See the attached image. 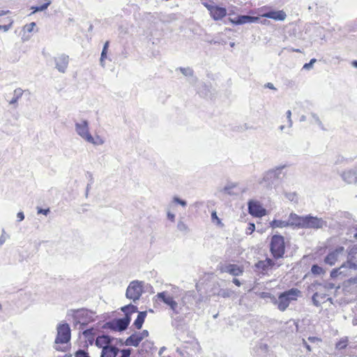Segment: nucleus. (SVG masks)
Returning <instances> with one entry per match:
<instances>
[{"label":"nucleus","instance_id":"obj_30","mask_svg":"<svg viewBox=\"0 0 357 357\" xmlns=\"http://www.w3.org/2000/svg\"><path fill=\"white\" fill-rule=\"evenodd\" d=\"M45 2L40 6H32L31 10H33V13L36 12H40L46 10L48 6L52 3L51 0H45Z\"/></svg>","mask_w":357,"mask_h":357},{"label":"nucleus","instance_id":"obj_1","mask_svg":"<svg viewBox=\"0 0 357 357\" xmlns=\"http://www.w3.org/2000/svg\"><path fill=\"white\" fill-rule=\"evenodd\" d=\"M284 166L278 167L265 172L258 181L259 185L266 189L275 188L279 182Z\"/></svg>","mask_w":357,"mask_h":357},{"label":"nucleus","instance_id":"obj_15","mask_svg":"<svg viewBox=\"0 0 357 357\" xmlns=\"http://www.w3.org/2000/svg\"><path fill=\"white\" fill-rule=\"evenodd\" d=\"M289 227L304 229L305 215L300 216L294 213H291L288 218Z\"/></svg>","mask_w":357,"mask_h":357},{"label":"nucleus","instance_id":"obj_48","mask_svg":"<svg viewBox=\"0 0 357 357\" xmlns=\"http://www.w3.org/2000/svg\"><path fill=\"white\" fill-rule=\"evenodd\" d=\"M286 115H287V121H288V127L289 128H291L292 125H293V122H292V120H291V110H288L286 112Z\"/></svg>","mask_w":357,"mask_h":357},{"label":"nucleus","instance_id":"obj_18","mask_svg":"<svg viewBox=\"0 0 357 357\" xmlns=\"http://www.w3.org/2000/svg\"><path fill=\"white\" fill-rule=\"evenodd\" d=\"M344 248L340 246L335 250L330 252L324 259V262L330 266H333L335 264L340 255L342 254Z\"/></svg>","mask_w":357,"mask_h":357},{"label":"nucleus","instance_id":"obj_10","mask_svg":"<svg viewBox=\"0 0 357 357\" xmlns=\"http://www.w3.org/2000/svg\"><path fill=\"white\" fill-rule=\"evenodd\" d=\"M131 321V317L126 316L123 318L116 319L112 321L107 322V328L115 331H123L127 329Z\"/></svg>","mask_w":357,"mask_h":357},{"label":"nucleus","instance_id":"obj_8","mask_svg":"<svg viewBox=\"0 0 357 357\" xmlns=\"http://www.w3.org/2000/svg\"><path fill=\"white\" fill-rule=\"evenodd\" d=\"M327 227V222L321 218L310 214L305 215L304 229H319Z\"/></svg>","mask_w":357,"mask_h":357},{"label":"nucleus","instance_id":"obj_4","mask_svg":"<svg viewBox=\"0 0 357 357\" xmlns=\"http://www.w3.org/2000/svg\"><path fill=\"white\" fill-rule=\"evenodd\" d=\"M270 252L275 261L282 259L285 253L284 238L279 234L273 235L270 241Z\"/></svg>","mask_w":357,"mask_h":357},{"label":"nucleus","instance_id":"obj_22","mask_svg":"<svg viewBox=\"0 0 357 357\" xmlns=\"http://www.w3.org/2000/svg\"><path fill=\"white\" fill-rule=\"evenodd\" d=\"M342 178L347 183H356L357 181L356 171L353 169L347 170L342 173Z\"/></svg>","mask_w":357,"mask_h":357},{"label":"nucleus","instance_id":"obj_46","mask_svg":"<svg viewBox=\"0 0 357 357\" xmlns=\"http://www.w3.org/2000/svg\"><path fill=\"white\" fill-rule=\"evenodd\" d=\"M107 51L102 50L100 59V63L102 67H105V59L107 58Z\"/></svg>","mask_w":357,"mask_h":357},{"label":"nucleus","instance_id":"obj_54","mask_svg":"<svg viewBox=\"0 0 357 357\" xmlns=\"http://www.w3.org/2000/svg\"><path fill=\"white\" fill-rule=\"evenodd\" d=\"M255 229V225L254 223H250L249 224V226H248V230L249 231H248V234H251L252 233Z\"/></svg>","mask_w":357,"mask_h":357},{"label":"nucleus","instance_id":"obj_34","mask_svg":"<svg viewBox=\"0 0 357 357\" xmlns=\"http://www.w3.org/2000/svg\"><path fill=\"white\" fill-rule=\"evenodd\" d=\"M347 341L348 340L347 338L340 340L339 342H337L336 343V345H335L336 349H343L346 348V347L347 345Z\"/></svg>","mask_w":357,"mask_h":357},{"label":"nucleus","instance_id":"obj_2","mask_svg":"<svg viewBox=\"0 0 357 357\" xmlns=\"http://www.w3.org/2000/svg\"><path fill=\"white\" fill-rule=\"evenodd\" d=\"M71 331L67 323L59 324L56 327V337L54 340V348L56 351H65L66 347H61L59 344H66L70 342Z\"/></svg>","mask_w":357,"mask_h":357},{"label":"nucleus","instance_id":"obj_64","mask_svg":"<svg viewBox=\"0 0 357 357\" xmlns=\"http://www.w3.org/2000/svg\"><path fill=\"white\" fill-rule=\"evenodd\" d=\"M349 282L350 284H355L357 286V278H351L349 280Z\"/></svg>","mask_w":357,"mask_h":357},{"label":"nucleus","instance_id":"obj_44","mask_svg":"<svg viewBox=\"0 0 357 357\" xmlns=\"http://www.w3.org/2000/svg\"><path fill=\"white\" fill-rule=\"evenodd\" d=\"M35 26H36V23L31 22L30 24H26L24 26V30L26 32L31 33L33 31Z\"/></svg>","mask_w":357,"mask_h":357},{"label":"nucleus","instance_id":"obj_39","mask_svg":"<svg viewBox=\"0 0 357 357\" xmlns=\"http://www.w3.org/2000/svg\"><path fill=\"white\" fill-rule=\"evenodd\" d=\"M173 202L176 203V204H180L181 206H182L183 207H185L187 206V202L186 201L183 200V199H180L179 197H174L173 198Z\"/></svg>","mask_w":357,"mask_h":357},{"label":"nucleus","instance_id":"obj_61","mask_svg":"<svg viewBox=\"0 0 357 357\" xmlns=\"http://www.w3.org/2000/svg\"><path fill=\"white\" fill-rule=\"evenodd\" d=\"M232 282L235 284L236 286L240 287L241 285V282L237 278H234Z\"/></svg>","mask_w":357,"mask_h":357},{"label":"nucleus","instance_id":"obj_7","mask_svg":"<svg viewBox=\"0 0 357 357\" xmlns=\"http://www.w3.org/2000/svg\"><path fill=\"white\" fill-rule=\"evenodd\" d=\"M156 296L169 307L173 314H178L181 312L182 307L179 306L178 303L167 291L159 292Z\"/></svg>","mask_w":357,"mask_h":357},{"label":"nucleus","instance_id":"obj_58","mask_svg":"<svg viewBox=\"0 0 357 357\" xmlns=\"http://www.w3.org/2000/svg\"><path fill=\"white\" fill-rule=\"evenodd\" d=\"M307 340L310 342H315L316 341H320V339L317 337H312V336H310Z\"/></svg>","mask_w":357,"mask_h":357},{"label":"nucleus","instance_id":"obj_42","mask_svg":"<svg viewBox=\"0 0 357 357\" xmlns=\"http://www.w3.org/2000/svg\"><path fill=\"white\" fill-rule=\"evenodd\" d=\"M8 238H9V236L8 234H6L4 229H2V233L0 236V245H2Z\"/></svg>","mask_w":357,"mask_h":357},{"label":"nucleus","instance_id":"obj_29","mask_svg":"<svg viewBox=\"0 0 357 357\" xmlns=\"http://www.w3.org/2000/svg\"><path fill=\"white\" fill-rule=\"evenodd\" d=\"M346 264H343L339 268L333 269L331 272V278H336L339 275H346L345 269L347 268Z\"/></svg>","mask_w":357,"mask_h":357},{"label":"nucleus","instance_id":"obj_37","mask_svg":"<svg viewBox=\"0 0 357 357\" xmlns=\"http://www.w3.org/2000/svg\"><path fill=\"white\" fill-rule=\"evenodd\" d=\"M180 70L185 76H193V70L190 68H180Z\"/></svg>","mask_w":357,"mask_h":357},{"label":"nucleus","instance_id":"obj_63","mask_svg":"<svg viewBox=\"0 0 357 357\" xmlns=\"http://www.w3.org/2000/svg\"><path fill=\"white\" fill-rule=\"evenodd\" d=\"M211 218H212L213 220H215V219L217 220L218 222H220V220H219V218L217 216L216 212H213L212 213Z\"/></svg>","mask_w":357,"mask_h":357},{"label":"nucleus","instance_id":"obj_20","mask_svg":"<svg viewBox=\"0 0 357 357\" xmlns=\"http://www.w3.org/2000/svg\"><path fill=\"white\" fill-rule=\"evenodd\" d=\"M208 10L210 11L211 17L215 20H221L227 15V10L225 8L217 6L208 7Z\"/></svg>","mask_w":357,"mask_h":357},{"label":"nucleus","instance_id":"obj_45","mask_svg":"<svg viewBox=\"0 0 357 357\" xmlns=\"http://www.w3.org/2000/svg\"><path fill=\"white\" fill-rule=\"evenodd\" d=\"M284 196L289 201L294 202L296 199V192H284Z\"/></svg>","mask_w":357,"mask_h":357},{"label":"nucleus","instance_id":"obj_59","mask_svg":"<svg viewBox=\"0 0 357 357\" xmlns=\"http://www.w3.org/2000/svg\"><path fill=\"white\" fill-rule=\"evenodd\" d=\"M265 87L268 88L270 89L276 90V89L275 88L274 85L272 83H271V82H268V83L266 84H265Z\"/></svg>","mask_w":357,"mask_h":357},{"label":"nucleus","instance_id":"obj_32","mask_svg":"<svg viewBox=\"0 0 357 357\" xmlns=\"http://www.w3.org/2000/svg\"><path fill=\"white\" fill-rule=\"evenodd\" d=\"M236 187V185L234 183H229L227 185H225L221 191L229 195H232L234 193L232 192V190Z\"/></svg>","mask_w":357,"mask_h":357},{"label":"nucleus","instance_id":"obj_57","mask_svg":"<svg viewBox=\"0 0 357 357\" xmlns=\"http://www.w3.org/2000/svg\"><path fill=\"white\" fill-rule=\"evenodd\" d=\"M167 218L171 220L172 222H174L175 220V215L172 213L171 212H167Z\"/></svg>","mask_w":357,"mask_h":357},{"label":"nucleus","instance_id":"obj_17","mask_svg":"<svg viewBox=\"0 0 357 357\" xmlns=\"http://www.w3.org/2000/svg\"><path fill=\"white\" fill-rule=\"evenodd\" d=\"M259 15L262 17L270 18L275 21H284L287 17L286 13L282 10H271L264 13L259 14Z\"/></svg>","mask_w":357,"mask_h":357},{"label":"nucleus","instance_id":"obj_41","mask_svg":"<svg viewBox=\"0 0 357 357\" xmlns=\"http://www.w3.org/2000/svg\"><path fill=\"white\" fill-rule=\"evenodd\" d=\"M87 311L84 310V309H79V310H77L75 311V317L76 319H78L81 317H83L86 314H87Z\"/></svg>","mask_w":357,"mask_h":357},{"label":"nucleus","instance_id":"obj_16","mask_svg":"<svg viewBox=\"0 0 357 357\" xmlns=\"http://www.w3.org/2000/svg\"><path fill=\"white\" fill-rule=\"evenodd\" d=\"M55 68L61 73H66L69 63V56L62 54L54 58Z\"/></svg>","mask_w":357,"mask_h":357},{"label":"nucleus","instance_id":"obj_60","mask_svg":"<svg viewBox=\"0 0 357 357\" xmlns=\"http://www.w3.org/2000/svg\"><path fill=\"white\" fill-rule=\"evenodd\" d=\"M91 185H92V184H91V183H88V184H87V185H86V193H85V196H86V197H88V195H89V190H90V189H91Z\"/></svg>","mask_w":357,"mask_h":357},{"label":"nucleus","instance_id":"obj_53","mask_svg":"<svg viewBox=\"0 0 357 357\" xmlns=\"http://www.w3.org/2000/svg\"><path fill=\"white\" fill-rule=\"evenodd\" d=\"M17 218L18 222H21L24 219V214L23 212H18L17 214Z\"/></svg>","mask_w":357,"mask_h":357},{"label":"nucleus","instance_id":"obj_14","mask_svg":"<svg viewBox=\"0 0 357 357\" xmlns=\"http://www.w3.org/2000/svg\"><path fill=\"white\" fill-rule=\"evenodd\" d=\"M229 20L231 23L236 25L244 24L247 23H255L259 20V17L250 15H237L236 17H229Z\"/></svg>","mask_w":357,"mask_h":357},{"label":"nucleus","instance_id":"obj_49","mask_svg":"<svg viewBox=\"0 0 357 357\" xmlns=\"http://www.w3.org/2000/svg\"><path fill=\"white\" fill-rule=\"evenodd\" d=\"M208 43H209L210 44L225 45L227 42H226V40H225L223 39H218V40L213 39V40H208Z\"/></svg>","mask_w":357,"mask_h":357},{"label":"nucleus","instance_id":"obj_33","mask_svg":"<svg viewBox=\"0 0 357 357\" xmlns=\"http://www.w3.org/2000/svg\"><path fill=\"white\" fill-rule=\"evenodd\" d=\"M311 271L314 275H321L324 272L323 268L317 264L312 265Z\"/></svg>","mask_w":357,"mask_h":357},{"label":"nucleus","instance_id":"obj_19","mask_svg":"<svg viewBox=\"0 0 357 357\" xmlns=\"http://www.w3.org/2000/svg\"><path fill=\"white\" fill-rule=\"evenodd\" d=\"M347 266L350 268H357V246L355 245L349 252L347 261L346 263Z\"/></svg>","mask_w":357,"mask_h":357},{"label":"nucleus","instance_id":"obj_27","mask_svg":"<svg viewBox=\"0 0 357 357\" xmlns=\"http://www.w3.org/2000/svg\"><path fill=\"white\" fill-rule=\"evenodd\" d=\"M270 226L273 229L275 228H284L289 227V222L284 220H273L270 222Z\"/></svg>","mask_w":357,"mask_h":357},{"label":"nucleus","instance_id":"obj_3","mask_svg":"<svg viewBox=\"0 0 357 357\" xmlns=\"http://www.w3.org/2000/svg\"><path fill=\"white\" fill-rule=\"evenodd\" d=\"M301 296V291L299 289L291 288L281 293L275 303L278 305V308L280 311L284 312L289 307L291 301H296L298 297Z\"/></svg>","mask_w":357,"mask_h":357},{"label":"nucleus","instance_id":"obj_50","mask_svg":"<svg viewBox=\"0 0 357 357\" xmlns=\"http://www.w3.org/2000/svg\"><path fill=\"white\" fill-rule=\"evenodd\" d=\"M86 178L89 179V183L93 184V174L90 172H87L86 174Z\"/></svg>","mask_w":357,"mask_h":357},{"label":"nucleus","instance_id":"obj_43","mask_svg":"<svg viewBox=\"0 0 357 357\" xmlns=\"http://www.w3.org/2000/svg\"><path fill=\"white\" fill-rule=\"evenodd\" d=\"M317 61V59H312L309 63H305L303 68L305 69V70H310L312 66H313V64Z\"/></svg>","mask_w":357,"mask_h":357},{"label":"nucleus","instance_id":"obj_28","mask_svg":"<svg viewBox=\"0 0 357 357\" xmlns=\"http://www.w3.org/2000/svg\"><path fill=\"white\" fill-rule=\"evenodd\" d=\"M23 94V90L20 88L16 89L13 91V97L10 100L9 104L10 105H15L17 102L18 100L22 97Z\"/></svg>","mask_w":357,"mask_h":357},{"label":"nucleus","instance_id":"obj_51","mask_svg":"<svg viewBox=\"0 0 357 357\" xmlns=\"http://www.w3.org/2000/svg\"><path fill=\"white\" fill-rule=\"evenodd\" d=\"M138 337H142V340L149 335V332L146 330H144L142 333L137 334Z\"/></svg>","mask_w":357,"mask_h":357},{"label":"nucleus","instance_id":"obj_23","mask_svg":"<svg viewBox=\"0 0 357 357\" xmlns=\"http://www.w3.org/2000/svg\"><path fill=\"white\" fill-rule=\"evenodd\" d=\"M119 349L114 346L104 347L100 357H116Z\"/></svg>","mask_w":357,"mask_h":357},{"label":"nucleus","instance_id":"obj_26","mask_svg":"<svg viewBox=\"0 0 357 357\" xmlns=\"http://www.w3.org/2000/svg\"><path fill=\"white\" fill-rule=\"evenodd\" d=\"M121 310L125 313V317L128 316L130 317L132 313L137 312L138 311L137 307L132 304L125 305L122 307Z\"/></svg>","mask_w":357,"mask_h":357},{"label":"nucleus","instance_id":"obj_38","mask_svg":"<svg viewBox=\"0 0 357 357\" xmlns=\"http://www.w3.org/2000/svg\"><path fill=\"white\" fill-rule=\"evenodd\" d=\"M8 20L9 21V24L0 25V30H3L4 32H6L11 28L13 24V20L11 18H8Z\"/></svg>","mask_w":357,"mask_h":357},{"label":"nucleus","instance_id":"obj_31","mask_svg":"<svg viewBox=\"0 0 357 357\" xmlns=\"http://www.w3.org/2000/svg\"><path fill=\"white\" fill-rule=\"evenodd\" d=\"M234 294V291L230 289H220L218 295L222 298H229Z\"/></svg>","mask_w":357,"mask_h":357},{"label":"nucleus","instance_id":"obj_47","mask_svg":"<svg viewBox=\"0 0 357 357\" xmlns=\"http://www.w3.org/2000/svg\"><path fill=\"white\" fill-rule=\"evenodd\" d=\"M318 287L324 289L325 291H327L329 289H333L335 285L333 284H332V283H327V284H326L324 285L318 284Z\"/></svg>","mask_w":357,"mask_h":357},{"label":"nucleus","instance_id":"obj_13","mask_svg":"<svg viewBox=\"0 0 357 357\" xmlns=\"http://www.w3.org/2000/svg\"><path fill=\"white\" fill-rule=\"evenodd\" d=\"M222 273H227L233 276H239L243 275L244 268L234 264H227L221 266L220 268Z\"/></svg>","mask_w":357,"mask_h":357},{"label":"nucleus","instance_id":"obj_56","mask_svg":"<svg viewBox=\"0 0 357 357\" xmlns=\"http://www.w3.org/2000/svg\"><path fill=\"white\" fill-rule=\"evenodd\" d=\"M302 342L303 346L307 349V350L310 352L312 351L311 347L307 344L305 339L302 340Z\"/></svg>","mask_w":357,"mask_h":357},{"label":"nucleus","instance_id":"obj_21","mask_svg":"<svg viewBox=\"0 0 357 357\" xmlns=\"http://www.w3.org/2000/svg\"><path fill=\"white\" fill-rule=\"evenodd\" d=\"M114 338L107 335H102L97 337L95 344L103 349L104 347H109L110 344L112 342Z\"/></svg>","mask_w":357,"mask_h":357},{"label":"nucleus","instance_id":"obj_36","mask_svg":"<svg viewBox=\"0 0 357 357\" xmlns=\"http://www.w3.org/2000/svg\"><path fill=\"white\" fill-rule=\"evenodd\" d=\"M177 228L179 231L183 232H188V227L186 224H185L183 221L180 220L178 221L177 224Z\"/></svg>","mask_w":357,"mask_h":357},{"label":"nucleus","instance_id":"obj_24","mask_svg":"<svg viewBox=\"0 0 357 357\" xmlns=\"http://www.w3.org/2000/svg\"><path fill=\"white\" fill-rule=\"evenodd\" d=\"M141 341V337H138L137 334H132L126 339L125 344L127 346L137 347Z\"/></svg>","mask_w":357,"mask_h":357},{"label":"nucleus","instance_id":"obj_40","mask_svg":"<svg viewBox=\"0 0 357 357\" xmlns=\"http://www.w3.org/2000/svg\"><path fill=\"white\" fill-rule=\"evenodd\" d=\"M75 357H90L89 354L82 349H79L75 354Z\"/></svg>","mask_w":357,"mask_h":357},{"label":"nucleus","instance_id":"obj_62","mask_svg":"<svg viewBox=\"0 0 357 357\" xmlns=\"http://www.w3.org/2000/svg\"><path fill=\"white\" fill-rule=\"evenodd\" d=\"M258 22H260L261 24H264V25H268L270 24V21L264 19V20H259Z\"/></svg>","mask_w":357,"mask_h":357},{"label":"nucleus","instance_id":"obj_12","mask_svg":"<svg viewBox=\"0 0 357 357\" xmlns=\"http://www.w3.org/2000/svg\"><path fill=\"white\" fill-rule=\"evenodd\" d=\"M317 291L313 294L312 297V301L314 305L316 307H320L321 304L326 302V301H331V298H328V294L324 289L317 287Z\"/></svg>","mask_w":357,"mask_h":357},{"label":"nucleus","instance_id":"obj_6","mask_svg":"<svg viewBox=\"0 0 357 357\" xmlns=\"http://www.w3.org/2000/svg\"><path fill=\"white\" fill-rule=\"evenodd\" d=\"M144 282L139 280L132 281L126 292V298L132 300L133 302L138 301L143 293Z\"/></svg>","mask_w":357,"mask_h":357},{"label":"nucleus","instance_id":"obj_35","mask_svg":"<svg viewBox=\"0 0 357 357\" xmlns=\"http://www.w3.org/2000/svg\"><path fill=\"white\" fill-rule=\"evenodd\" d=\"M311 116L314 120V122L317 123L321 129L324 130V125L322 122L321 121L319 117L315 113H311Z\"/></svg>","mask_w":357,"mask_h":357},{"label":"nucleus","instance_id":"obj_25","mask_svg":"<svg viewBox=\"0 0 357 357\" xmlns=\"http://www.w3.org/2000/svg\"><path fill=\"white\" fill-rule=\"evenodd\" d=\"M146 317V311L139 312L138 313L137 317L135 320L134 324H133L134 326L137 329H141L142 328V325H143V324L144 322Z\"/></svg>","mask_w":357,"mask_h":357},{"label":"nucleus","instance_id":"obj_9","mask_svg":"<svg viewBox=\"0 0 357 357\" xmlns=\"http://www.w3.org/2000/svg\"><path fill=\"white\" fill-rule=\"evenodd\" d=\"M282 263L275 261L274 259L266 258L264 260H260L255 264V271H258L262 274H265L268 271L280 267Z\"/></svg>","mask_w":357,"mask_h":357},{"label":"nucleus","instance_id":"obj_52","mask_svg":"<svg viewBox=\"0 0 357 357\" xmlns=\"http://www.w3.org/2000/svg\"><path fill=\"white\" fill-rule=\"evenodd\" d=\"M49 213H50V208H46V209L38 208V213H42L45 215H48Z\"/></svg>","mask_w":357,"mask_h":357},{"label":"nucleus","instance_id":"obj_5","mask_svg":"<svg viewBox=\"0 0 357 357\" xmlns=\"http://www.w3.org/2000/svg\"><path fill=\"white\" fill-rule=\"evenodd\" d=\"M75 126L77 134L87 142L94 145L103 144L104 142L102 139H100V142L95 141L94 138L89 132V123L86 120H82L80 122H76Z\"/></svg>","mask_w":357,"mask_h":357},{"label":"nucleus","instance_id":"obj_11","mask_svg":"<svg viewBox=\"0 0 357 357\" xmlns=\"http://www.w3.org/2000/svg\"><path fill=\"white\" fill-rule=\"evenodd\" d=\"M249 213L256 218H261L266 214V210L263 208L259 202L250 200L248 203Z\"/></svg>","mask_w":357,"mask_h":357},{"label":"nucleus","instance_id":"obj_55","mask_svg":"<svg viewBox=\"0 0 357 357\" xmlns=\"http://www.w3.org/2000/svg\"><path fill=\"white\" fill-rule=\"evenodd\" d=\"M350 233L354 234V238L357 240V225L350 230Z\"/></svg>","mask_w":357,"mask_h":357}]
</instances>
